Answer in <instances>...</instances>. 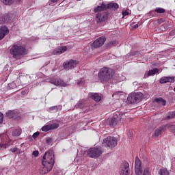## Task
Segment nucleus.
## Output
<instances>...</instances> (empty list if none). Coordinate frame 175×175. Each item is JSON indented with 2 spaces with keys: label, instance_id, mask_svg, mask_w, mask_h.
I'll return each mask as SVG.
<instances>
[{
  "label": "nucleus",
  "instance_id": "obj_1",
  "mask_svg": "<svg viewBox=\"0 0 175 175\" xmlns=\"http://www.w3.org/2000/svg\"><path fill=\"white\" fill-rule=\"evenodd\" d=\"M54 153L53 151L46 152L42 158V167L40 168V174H46V173L51 172L54 166Z\"/></svg>",
  "mask_w": 175,
  "mask_h": 175
},
{
  "label": "nucleus",
  "instance_id": "obj_2",
  "mask_svg": "<svg viewBox=\"0 0 175 175\" xmlns=\"http://www.w3.org/2000/svg\"><path fill=\"white\" fill-rule=\"evenodd\" d=\"M113 75L114 71L113 69L104 67L99 70L98 76L100 81L105 83V81H109L113 77Z\"/></svg>",
  "mask_w": 175,
  "mask_h": 175
},
{
  "label": "nucleus",
  "instance_id": "obj_3",
  "mask_svg": "<svg viewBox=\"0 0 175 175\" xmlns=\"http://www.w3.org/2000/svg\"><path fill=\"white\" fill-rule=\"evenodd\" d=\"M10 53L13 58L18 59L21 58V55L25 54V46L20 44H14L10 49Z\"/></svg>",
  "mask_w": 175,
  "mask_h": 175
},
{
  "label": "nucleus",
  "instance_id": "obj_4",
  "mask_svg": "<svg viewBox=\"0 0 175 175\" xmlns=\"http://www.w3.org/2000/svg\"><path fill=\"white\" fill-rule=\"evenodd\" d=\"M103 151L100 147L99 148H92L89 149L87 152L88 157L89 158H98V157H100Z\"/></svg>",
  "mask_w": 175,
  "mask_h": 175
},
{
  "label": "nucleus",
  "instance_id": "obj_5",
  "mask_svg": "<svg viewBox=\"0 0 175 175\" xmlns=\"http://www.w3.org/2000/svg\"><path fill=\"white\" fill-rule=\"evenodd\" d=\"M142 98L143 94H142L141 92H136L130 94L128 96L127 100L129 102H130V103H137V102H140Z\"/></svg>",
  "mask_w": 175,
  "mask_h": 175
},
{
  "label": "nucleus",
  "instance_id": "obj_6",
  "mask_svg": "<svg viewBox=\"0 0 175 175\" xmlns=\"http://www.w3.org/2000/svg\"><path fill=\"white\" fill-rule=\"evenodd\" d=\"M105 144H106L107 147H110L111 148H113L116 147L118 143V139L115 137L109 136L103 140Z\"/></svg>",
  "mask_w": 175,
  "mask_h": 175
},
{
  "label": "nucleus",
  "instance_id": "obj_7",
  "mask_svg": "<svg viewBox=\"0 0 175 175\" xmlns=\"http://www.w3.org/2000/svg\"><path fill=\"white\" fill-rule=\"evenodd\" d=\"M49 82L51 83V84H53L57 87H68V85H69V84L62 81L61 78H58L56 77H54L52 79H51Z\"/></svg>",
  "mask_w": 175,
  "mask_h": 175
},
{
  "label": "nucleus",
  "instance_id": "obj_8",
  "mask_svg": "<svg viewBox=\"0 0 175 175\" xmlns=\"http://www.w3.org/2000/svg\"><path fill=\"white\" fill-rule=\"evenodd\" d=\"M122 117H124V115H121L119 113L114 114L110 120L109 124L111 126H116V125L121 122Z\"/></svg>",
  "mask_w": 175,
  "mask_h": 175
},
{
  "label": "nucleus",
  "instance_id": "obj_9",
  "mask_svg": "<svg viewBox=\"0 0 175 175\" xmlns=\"http://www.w3.org/2000/svg\"><path fill=\"white\" fill-rule=\"evenodd\" d=\"M129 163L124 161L120 165V175H129Z\"/></svg>",
  "mask_w": 175,
  "mask_h": 175
},
{
  "label": "nucleus",
  "instance_id": "obj_10",
  "mask_svg": "<svg viewBox=\"0 0 175 175\" xmlns=\"http://www.w3.org/2000/svg\"><path fill=\"white\" fill-rule=\"evenodd\" d=\"M135 172L136 175H142V161L139 159V157H135Z\"/></svg>",
  "mask_w": 175,
  "mask_h": 175
},
{
  "label": "nucleus",
  "instance_id": "obj_11",
  "mask_svg": "<svg viewBox=\"0 0 175 175\" xmlns=\"http://www.w3.org/2000/svg\"><path fill=\"white\" fill-rule=\"evenodd\" d=\"M105 42H106V38L100 37L97 38L92 44V46L94 49H98V47H100L105 44Z\"/></svg>",
  "mask_w": 175,
  "mask_h": 175
},
{
  "label": "nucleus",
  "instance_id": "obj_12",
  "mask_svg": "<svg viewBox=\"0 0 175 175\" xmlns=\"http://www.w3.org/2000/svg\"><path fill=\"white\" fill-rule=\"evenodd\" d=\"M77 65V61L76 60H70L63 64V66L64 69L69 70V69H73V68H76Z\"/></svg>",
  "mask_w": 175,
  "mask_h": 175
},
{
  "label": "nucleus",
  "instance_id": "obj_13",
  "mask_svg": "<svg viewBox=\"0 0 175 175\" xmlns=\"http://www.w3.org/2000/svg\"><path fill=\"white\" fill-rule=\"evenodd\" d=\"M97 7L94 8V13H98V12H103V10H106L107 9V5H105L103 1H99L97 3Z\"/></svg>",
  "mask_w": 175,
  "mask_h": 175
},
{
  "label": "nucleus",
  "instance_id": "obj_14",
  "mask_svg": "<svg viewBox=\"0 0 175 175\" xmlns=\"http://www.w3.org/2000/svg\"><path fill=\"white\" fill-rule=\"evenodd\" d=\"M57 128H59V124L57 123H53L52 124L44 126L42 128V132H49V131H53L54 129H57Z\"/></svg>",
  "mask_w": 175,
  "mask_h": 175
},
{
  "label": "nucleus",
  "instance_id": "obj_15",
  "mask_svg": "<svg viewBox=\"0 0 175 175\" xmlns=\"http://www.w3.org/2000/svg\"><path fill=\"white\" fill-rule=\"evenodd\" d=\"M107 14L106 12L98 13L96 15V23H102L103 21H106L107 20Z\"/></svg>",
  "mask_w": 175,
  "mask_h": 175
},
{
  "label": "nucleus",
  "instance_id": "obj_16",
  "mask_svg": "<svg viewBox=\"0 0 175 175\" xmlns=\"http://www.w3.org/2000/svg\"><path fill=\"white\" fill-rule=\"evenodd\" d=\"M68 50V47L66 46H61L58 48H56L53 51V55H61V54H64L65 51Z\"/></svg>",
  "mask_w": 175,
  "mask_h": 175
},
{
  "label": "nucleus",
  "instance_id": "obj_17",
  "mask_svg": "<svg viewBox=\"0 0 175 175\" xmlns=\"http://www.w3.org/2000/svg\"><path fill=\"white\" fill-rule=\"evenodd\" d=\"M6 116L8 118H12V120H18V112L17 111H8L6 112Z\"/></svg>",
  "mask_w": 175,
  "mask_h": 175
},
{
  "label": "nucleus",
  "instance_id": "obj_18",
  "mask_svg": "<svg viewBox=\"0 0 175 175\" xmlns=\"http://www.w3.org/2000/svg\"><path fill=\"white\" fill-rule=\"evenodd\" d=\"M9 33V29L6 26H1L0 27V40H2L3 38H5V35Z\"/></svg>",
  "mask_w": 175,
  "mask_h": 175
},
{
  "label": "nucleus",
  "instance_id": "obj_19",
  "mask_svg": "<svg viewBox=\"0 0 175 175\" xmlns=\"http://www.w3.org/2000/svg\"><path fill=\"white\" fill-rule=\"evenodd\" d=\"M10 21V14H5L0 15V24H6Z\"/></svg>",
  "mask_w": 175,
  "mask_h": 175
},
{
  "label": "nucleus",
  "instance_id": "obj_20",
  "mask_svg": "<svg viewBox=\"0 0 175 175\" xmlns=\"http://www.w3.org/2000/svg\"><path fill=\"white\" fill-rule=\"evenodd\" d=\"M160 83L165 84L166 83H174V77H163L160 79Z\"/></svg>",
  "mask_w": 175,
  "mask_h": 175
},
{
  "label": "nucleus",
  "instance_id": "obj_21",
  "mask_svg": "<svg viewBox=\"0 0 175 175\" xmlns=\"http://www.w3.org/2000/svg\"><path fill=\"white\" fill-rule=\"evenodd\" d=\"M88 96L92 98L95 102H100L102 99V94L98 93H89Z\"/></svg>",
  "mask_w": 175,
  "mask_h": 175
},
{
  "label": "nucleus",
  "instance_id": "obj_22",
  "mask_svg": "<svg viewBox=\"0 0 175 175\" xmlns=\"http://www.w3.org/2000/svg\"><path fill=\"white\" fill-rule=\"evenodd\" d=\"M13 144V142H12V140L8 139V141H5L3 139H1V142L0 144L1 148H8L9 146H12Z\"/></svg>",
  "mask_w": 175,
  "mask_h": 175
},
{
  "label": "nucleus",
  "instance_id": "obj_23",
  "mask_svg": "<svg viewBox=\"0 0 175 175\" xmlns=\"http://www.w3.org/2000/svg\"><path fill=\"white\" fill-rule=\"evenodd\" d=\"M85 102V100H79L77 105H75L76 109H83V107H84Z\"/></svg>",
  "mask_w": 175,
  "mask_h": 175
},
{
  "label": "nucleus",
  "instance_id": "obj_24",
  "mask_svg": "<svg viewBox=\"0 0 175 175\" xmlns=\"http://www.w3.org/2000/svg\"><path fill=\"white\" fill-rule=\"evenodd\" d=\"M62 109V107L61 105L59 106H54L49 108V111H52V113H55L56 111H58V110H61Z\"/></svg>",
  "mask_w": 175,
  "mask_h": 175
},
{
  "label": "nucleus",
  "instance_id": "obj_25",
  "mask_svg": "<svg viewBox=\"0 0 175 175\" xmlns=\"http://www.w3.org/2000/svg\"><path fill=\"white\" fill-rule=\"evenodd\" d=\"M162 131H163V128H162V127L157 129L152 136H154V137H158V136H159V135L162 134Z\"/></svg>",
  "mask_w": 175,
  "mask_h": 175
},
{
  "label": "nucleus",
  "instance_id": "obj_26",
  "mask_svg": "<svg viewBox=\"0 0 175 175\" xmlns=\"http://www.w3.org/2000/svg\"><path fill=\"white\" fill-rule=\"evenodd\" d=\"M122 95V92H115L112 95V98H113L114 99H120Z\"/></svg>",
  "mask_w": 175,
  "mask_h": 175
},
{
  "label": "nucleus",
  "instance_id": "obj_27",
  "mask_svg": "<svg viewBox=\"0 0 175 175\" xmlns=\"http://www.w3.org/2000/svg\"><path fill=\"white\" fill-rule=\"evenodd\" d=\"M158 72H159V70H158V68H154L153 70H149L148 72V76H154V75H157Z\"/></svg>",
  "mask_w": 175,
  "mask_h": 175
},
{
  "label": "nucleus",
  "instance_id": "obj_28",
  "mask_svg": "<svg viewBox=\"0 0 175 175\" xmlns=\"http://www.w3.org/2000/svg\"><path fill=\"white\" fill-rule=\"evenodd\" d=\"M107 9L108 8H111V9H118V4H117V3H111L108 4V5H107Z\"/></svg>",
  "mask_w": 175,
  "mask_h": 175
},
{
  "label": "nucleus",
  "instance_id": "obj_29",
  "mask_svg": "<svg viewBox=\"0 0 175 175\" xmlns=\"http://www.w3.org/2000/svg\"><path fill=\"white\" fill-rule=\"evenodd\" d=\"M154 102H157L159 103H161L163 106H165L166 105V100H163L162 98H157L154 99Z\"/></svg>",
  "mask_w": 175,
  "mask_h": 175
},
{
  "label": "nucleus",
  "instance_id": "obj_30",
  "mask_svg": "<svg viewBox=\"0 0 175 175\" xmlns=\"http://www.w3.org/2000/svg\"><path fill=\"white\" fill-rule=\"evenodd\" d=\"M21 135V130L15 129L12 131V136H20Z\"/></svg>",
  "mask_w": 175,
  "mask_h": 175
},
{
  "label": "nucleus",
  "instance_id": "obj_31",
  "mask_svg": "<svg viewBox=\"0 0 175 175\" xmlns=\"http://www.w3.org/2000/svg\"><path fill=\"white\" fill-rule=\"evenodd\" d=\"M4 5H13L14 0H1Z\"/></svg>",
  "mask_w": 175,
  "mask_h": 175
},
{
  "label": "nucleus",
  "instance_id": "obj_32",
  "mask_svg": "<svg viewBox=\"0 0 175 175\" xmlns=\"http://www.w3.org/2000/svg\"><path fill=\"white\" fill-rule=\"evenodd\" d=\"M159 174L160 175H169V171L166 169H161Z\"/></svg>",
  "mask_w": 175,
  "mask_h": 175
},
{
  "label": "nucleus",
  "instance_id": "obj_33",
  "mask_svg": "<svg viewBox=\"0 0 175 175\" xmlns=\"http://www.w3.org/2000/svg\"><path fill=\"white\" fill-rule=\"evenodd\" d=\"M154 12H156V13L162 14V13H165V9H163V8H157L154 10Z\"/></svg>",
  "mask_w": 175,
  "mask_h": 175
},
{
  "label": "nucleus",
  "instance_id": "obj_34",
  "mask_svg": "<svg viewBox=\"0 0 175 175\" xmlns=\"http://www.w3.org/2000/svg\"><path fill=\"white\" fill-rule=\"evenodd\" d=\"M143 175H151V172L148 168L144 170Z\"/></svg>",
  "mask_w": 175,
  "mask_h": 175
},
{
  "label": "nucleus",
  "instance_id": "obj_35",
  "mask_svg": "<svg viewBox=\"0 0 175 175\" xmlns=\"http://www.w3.org/2000/svg\"><path fill=\"white\" fill-rule=\"evenodd\" d=\"M174 117H175V111H172L170 113V116H167V120L170 118H174Z\"/></svg>",
  "mask_w": 175,
  "mask_h": 175
},
{
  "label": "nucleus",
  "instance_id": "obj_36",
  "mask_svg": "<svg viewBox=\"0 0 175 175\" xmlns=\"http://www.w3.org/2000/svg\"><path fill=\"white\" fill-rule=\"evenodd\" d=\"M129 10H125L124 12H122V16L123 17H125V16H128V14H129Z\"/></svg>",
  "mask_w": 175,
  "mask_h": 175
},
{
  "label": "nucleus",
  "instance_id": "obj_37",
  "mask_svg": "<svg viewBox=\"0 0 175 175\" xmlns=\"http://www.w3.org/2000/svg\"><path fill=\"white\" fill-rule=\"evenodd\" d=\"M3 122V114L0 112V124H2Z\"/></svg>",
  "mask_w": 175,
  "mask_h": 175
},
{
  "label": "nucleus",
  "instance_id": "obj_38",
  "mask_svg": "<svg viewBox=\"0 0 175 175\" xmlns=\"http://www.w3.org/2000/svg\"><path fill=\"white\" fill-rule=\"evenodd\" d=\"M40 133L39 132H36L33 134V139H36V137H38V136H39Z\"/></svg>",
  "mask_w": 175,
  "mask_h": 175
},
{
  "label": "nucleus",
  "instance_id": "obj_39",
  "mask_svg": "<svg viewBox=\"0 0 175 175\" xmlns=\"http://www.w3.org/2000/svg\"><path fill=\"white\" fill-rule=\"evenodd\" d=\"M172 169H175V157L174 159H172Z\"/></svg>",
  "mask_w": 175,
  "mask_h": 175
},
{
  "label": "nucleus",
  "instance_id": "obj_40",
  "mask_svg": "<svg viewBox=\"0 0 175 175\" xmlns=\"http://www.w3.org/2000/svg\"><path fill=\"white\" fill-rule=\"evenodd\" d=\"M9 87H11V88H16V83L14 82H12L9 84Z\"/></svg>",
  "mask_w": 175,
  "mask_h": 175
},
{
  "label": "nucleus",
  "instance_id": "obj_41",
  "mask_svg": "<svg viewBox=\"0 0 175 175\" xmlns=\"http://www.w3.org/2000/svg\"><path fill=\"white\" fill-rule=\"evenodd\" d=\"M32 154H33V155L34 157H38V155H39V151L35 150V151L33 152Z\"/></svg>",
  "mask_w": 175,
  "mask_h": 175
},
{
  "label": "nucleus",
  "instance_id": "obj_42",
  "mask_svg": "<svg viewBox=\"0 0 175 175\" xmlns=\"http://www.w3.org/2000/svg\"><path fill=\"white\" fill-rule=\"evenodd\" d=\"M16 151H17V148L16 147L10 149L11 152H16Z\"/></svg>",
  "mask_w": 175,
  "mask_h": 175
},
{
  "label": "nucleus",
  "instance_id": "obj_43",
  "mask_svg": "<svg viewBox=\"0 0 175 175\" xmlns=\"http://www.w3.org/2000/svg\"><path fill=\"white\" fill-rule=\"evenodd\" d=\"M137 28H139V25H137V24L135 25H134V29H136Z\"/></svg>",
  "mask_w": 175,
  "mask_h": 175
},
{
  "label": "nucleus",
  "instance_id": "obj_44",
  "mask_svg": "<svg viewBox=\"0 0 175 175\" xmlns=\"http://www.w3.org/2000/svg\"><path fill=\"white\" fill-rule=\"evenodd\" d=\"M51 2H53V3H55V2H58V0H51Z\"/></svg>",
  "mask_w": 175,
  "mask_h": 175
},
{
  "label": "nucleus",
  "instance_id": "obj_45",
  "mask_svg": "<svg viewBox=\"0 0 175 175\" xmlns=\"http://www.w3.org/2000/svg\"><path fill=\"white\" fill-rule=\"evenodd\" d=\"M9 67V66H5L4 70H8L7 68Z\"/></svg>",
  "mask_w": 175,
  "mask_h": 175
},
{
  "label": "nucleus",
  "instance_id": "obj_46",
  "mask_svg": "<svg viewBox=\"0 0 175 175\" xmlns=\"http://www.w3.org/2000/svg\"><path fill=\"white\" fill-rule=\"evenodd\" d=\"M109 44H110V46H111V44H114V42H111L109 43Z\"/></svg>",
  "mask_w": 175,
  "mask_h": 175
},
{
  "label": "nucleus",
  "instance_id": "obj_47",
  "mask_svg": "<svg viewBox=\"0 0 175 175\" xmlns=\"http://www.w3.org/2000/svg\"><path fill=\"white\" fill-rule=\"evenodd\" d=\"M149 14H152V11L149 12Z\"/></svg>",
  "mask_w": 175,
  "mask_h": 175
},
{
  "label": "nucleus",
  "instance_id": "obj_48",
  "mask_svg": "<svg viewBox=\"0 0 175 175\" xmlns=\"http://www.w3.org/2000/svg\"><path fill=\"white\" fill-rule=\"evenodd\" d=\"M23 95H24V94H25V92H22Z\"/></svg>",
  "mask_w": 175,
  "mask_h": 175
},
{
  "label": "nucleus",
  "instance_id": "obj_49",
  "mask_svg": "<svg viewBox=\"0 0 175 175\" xmlns=\"http://www.w3.org/2000/svg\"><path fill=\"white\" fill-rule=\"evenodd\" d=\"M18 1V2H21V0H17Z\"/></svg>",
  "mask_w": 175,
  "mask_h": 175
},
{
  "label": "nucleus",
  "instance_id": "obj_50",
  "mask_svg": "<svg viewBox=\"0 0 175 175\" xmlns=\"http://www.w3.org/2000/svg\"><path fill=\"white\" fill-rule=\"evenodd\" d=\"M150 16H154V15H150Z\"/></svg>",
  "mask_w": 175,
  "mask_h": 175
}]
</instances>
